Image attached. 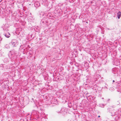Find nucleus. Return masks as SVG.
Segmentation results:
<instances>
[{"mask_svg":"<svg viewBox=\"0 0 121 121\" xmlns=\"http://www.w3.org/2000/svg\"><path fill=\"white\" fill-rule=\"evenodd\" d=\"M110 113H111V115L112 116H114L116 115L117 113L116 112V111L114 110H111L110 111Z\"/></svg>","mask_w":121,"mask_h":121,"instance_id":"7ed1b4c3","label":"nucleus"},{"mask_svg":"<svg viewBox=\"0 0 121 121\" xmlns=\"http://www.w3.org/2000/svg\"><path fill=\"white\" fill-rule=\"evenodd\" d=\"M11 43L13 47H16L18 43V41L15 39L12 40Z\"/></svg>","mask_w":121,"mask_h":121,"instance_id":"f03ea898","label":"nucleus"},{"mask_svg":"<svg viewBox=\"0 0 121 121\" xmlns=\"http://www.w3.org/2000/svg\"><path fill=\"white\" fill-rule=\"evenodd\" d=\"M4 35L5 37L7 38L9 37L10 35V34L8 32L5 33Z\"/></svg>","mask_w":121,"mask_h":121,"instance_id":"39448f33","label":"nucleus"},{"mask_svg":"<svg viewBox=\"0 0 121 121\" xmlns=\"http://www.w3.org/2000/svg\"><path fill=\"white\" fill-rule=\"evenodd\" d=\"M52 101L54 102L53 103L55 104L57 102V100L55 98H53L52 100Z\"/></svg>","mask_w":121,"mask_h":121,"instance_id":"6e6552de","label":"nucleus"},{"mask_svg":"<svg viewBox=\"0 0 121 121\" xmlns=\"http://www.w3.org/2000/svg\"><path fill=\"white\" fill-rule=\"evenodd\" d=\"M98 117H100V116H99Z\"/></svg>","mask_w":121,"mask_h":121,"instance_id":"f8f14e48","label":"nucleus"},{"mask_svg":"<svg viewBox=\"0 0 121 121\" xmlns=\"http://www.w3.org/2000/svg\"><path fill=\"white\" fill-rule=\"evenodd\" d=\"M113 82H115V81H114V80H113Z\"/></svg>","mask_w":121,"mask_h":121,"instance_id":"ddd939ff","label":"nucleus"},{"mask_svg":"<svg viewBox=\"0 0 121 121\" xmlns=\"http://www.w3.org/2000/svg\"><path fill=\"white\" fill-rule=\"evenodd\" d=\"M2 40V39L0 38V41H1Z\"/></svg>","mask_w":121,"mask_h":121,"instance_id":"9d476101","label":"nucleus"},{"mask_svg":"<svg viewBox=\"0 0 121 121\" xmlns=\"http://www.w3.org/2000/svg\"><path fill=\"white\" fill-rule=\"evenodd\" d=\"M112 72L114 74L117 73L118 72L117 69L115 68L113 69L112 70Z\"/></svg>","mask_w":121,"mask_h":121,"instance_id":"20e7f679","label":"nucleus"},{"mask_svg":"<svg viewBox=\"0 0 121 121\" xmlns=\"http://www.w3.org/2000/svg\"><path fill=\"white\" fill-rule=\"evenodd\" d=\"M40 4L38 2H36L35 4V6L36 7L39 6L40 5Z\"/></svg>","mask_w":121,"mask_h":121,"instance_id":"0eeeda50","label":"nucleus"},{"mask_svg":"<svg viewBox=\"0 0 121 121\" xmlns=\"http://www.w3.org/2000/svg\"><path fill=\"white\" fill-rule=\"evenodd\" d=\"M61 111H62L61 110L60 111V112H59L60 113H61L62 112H61Z\"/></svg>","mask_w":121,"mask_h":121,"instance_id":"9b49d317","label":"nucleus"},{"mask_svg":"<svg viewBox=\"0 0 121 121\" xmlns=\"http://www.w3.org/2000/svg\"><path fill=\"white\" fill-rule=\"evenodd\" d=\"M18 55L17 52L14 50L10 51L9 54V56L10 58H12L13 57H16Z\"/></svg>","mask_w":121,"mask_h":121,"instance_id":"f257e3e1","label":"nucleus"},{"mask_svg":"<svg viewBox=\"0 0 121 121\" xmlns=\"http://www.w3.org/2000/svg\"><path fill=\"white\" fill-rule=\"evenodd\" d=\"M117 91L118 92H120L121 94V87H120L118 88Z\"/></svg>","mask_w":121,"mask_h":121,"instance_id":"1a4fd4ad","label":"nucleus"},{"mask_svg":"<svg viewBox=\"0 0 121 121\" xmlns=\"http://www.w3.org/2000/svg\"><path fill=\"white\" fill-rule=\"evenodd\" d=\"M121 13L120 12H119L117 13V17L118 19H120L121 17Z\"/></svg>","mask_w":121,"mask_h":121,"instance_id":"423d86ee","label":"nucleus"}]
</instances>
